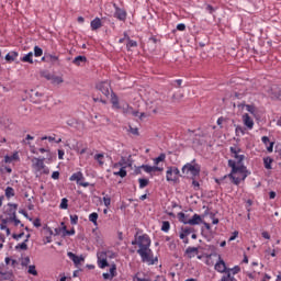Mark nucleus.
<instances>
[{"instance_id": "obj_1", "label": "nucleus", "mask_w": 281, "mask_h": 281, "mask_svg": "<svg viewBox=\"0 0 281 281\" xmlns=\"http://www.w3.org/2000/svg\"><path fill=\"white\" fill-rule=\"evenodd\" d=\"M132 245H137L139 249H137L138 256L142 258V262H148V265H155V259H153V250L150 249L151 240L148 234H144L137 237L135 235V239L132 240Z\"/></svg>"}, {"instance_id": "obj_12", "label": "nucleus", "mask_w": 281, "mask_h": 281, "mask_svg": "<svg viewBox=\"0 0 281 281\" xmlns=\"http://www.w3.org/2000/svg\"><path fill=\"white\" fill-rule=\"evenodd\" d=\"M142 170L150 175V172H164V167L150 166V165H142Z\"/></svg>"}, {"instance_id": "obj_30", "label": "nucleus", "mask_w": 281, "mask_h": 281, "mask_svg": "<svg viewBox=\"0 0 281 281\" xmlns=\"http://www.w3.org/2000/svg\"><path fill=\"white\" fill-rule=\"evenodd\" d=\"M221 281H237L234 276H232V271L226 272V276H223Z\"/></svg>"}, {"instance_id": "obj_37", "label": "nucleus", "mask_w": 281, "mask_h": 281, "mask_svg": "<svg viewBox=\"0 0 281 281\" xmlns=\"http://www.w3.org/2000/svg\"><path fill=\"white\" fill-rule=\"evenodd\" d=\"M102 159H104V155L103 154L94 155V160L98 161L99 166H104V161Z\"/></svg>"}, {"instance_id": "obj_53", "label": "nucleus", "mask_w": 281, "mask_h": 281, "mask_svg": "<svg viewBox=\"0 0 281 281\" xmlns=\"http://www.w3.org/2000/svg\"><path fill=\"white\" fill-rule=\"evenodd\" d=\"M232 150H235L236 151V155H240V153H243V149L238 146H232L229 147V151L232 153Z\"/></svg>"}, {"instance_id": "obj_13", "label": "nucleus", "mask_w": 281, "mask_h": 281, "mask_svg": "<svg viewBox=\"0 0 281 281\" xmlns=\"http://www.w3.org/2000/svg\"><path fill=\"white\" fill-rule=\"evenodd\" d=\"M9 209L5 211V214H8L9 218L16 217V210H19V204L9 203Z\"/></svg>"}, {"instance_id": "obj_32", "label": "nucleus", "mask_w": 281, "mask_h": 281, "mask_svg": "<svg viewBox=\"0 0 281 281\" xmlns=\"http://www.w3.org/2000/svg\"><path fill=\"white\" fill-rule=\"evenodd\" d=\"M98 213L97 212H93L89 215V221L90 223H93V225H98Z\"/></svg>"}, {"instance_id": "obj_59", "label": "nucleus", "mask_w": 281, "mask_h": 281, "mask_svg": "<svg viewBox=\"0 0 281 281\" xmlns=\"http://www.w3.org/2000/svg\"><path fill=\"white\" fill-rule=\"evenodd\" d=\"M251 205H254V201L251 200H247L246 201V209H247V212H251Z\"/></svg>"}, {"instance_id": "obj_8", "label": "nucleus", "mask_w": 281, "mask_h": 281, "mask_svg": "<svg viewBox=\"0 0 281 281\" xmlns=\"http://www.w3.org/2000/svg\"><path fill=\"white\" fill-rule=\"evenodd\" d=\"M114 19H117L119 21H126V16H127V13H126V10L117 7V4H114Z\"/></svg>"}, {"instance_id": "obj_49", "label": "nucleus", "mask_w": 281, "mask_h": 281, "mask_svg": "<svg viewBox=\"0 0 281 281\" xmlns=\"http://www.w3.org/2000/svg\"><path fill=\"white\" fill-rule=\"evenodd\" d=\"M210 218L212 220L213 225H218V218H216V214L209 213Z\"/></svg>"}, {"instance_id": "obj_50", "label": "nucleus", "mask_w": 281, "mask_h": 281, "mask_svg": "<svg viewBox=\"0 0 281 281\" xmlns=\"http://www.w3.org/2000/svg\"><path fill=\"white\" fill-rule=\"evenodd\" d=\"M117 271V267L115 265H112L110 268V274L112 278H115Z\"/></svg>"}, {"instance_id": "obj_44", "label": "nucleus", "mask_w": 281, "mask_h": 281, "mask_svg": "<svg viewBox=\"0 0 281 281\" xmlns=\"http://www.w3.org/2000/svg\"><path fill=\"white\" fill-rule=\"evenodd\" d=\"M246 111H248V113H251V115H256V106L255 105L247 104Z\"/></svg>"}, {"instance_id": "obj_43", "label": "nucleus", "mask_w": 281, "mask_h": 281, "mask_svg": "<svg viewBox=\"0 0 281 281\" xmlns=\"http://www.w3.org/2000/svg\"><path fill=\"white\" fill-rule=\"evenodd\" d=\"M127 49H131V47H137V41L135 40H127V44H126Z\"/></svg>"}, {"instance_id": "obj_6", "label": "nucleus", "mask_w": 281, "mask_h": 281, "mask_svg": "<svg viewBox=\"0 0 281 281\" xmlns=\"http://www.w3.org/2000/svg\"><path fill=\"white\" fill-rule=\"evenodd\" d=\"M95 89L97 91H101L105 95V98H109V95H111V82L109 81L98 82Z\"/></svg>"}, {"instance_id": "obj_42", "label": "nucleus", "mask_w": 281, "mask_h": 281, "mask_svg": "<svg viewBox=\"0 0 281 281\" xmlns=\"http://www.w3.org/2000/svg\"><path fill=\"white\" fill-rule=\"evenodd\" d=\"M34 56H35L36 58L43 56V48H41V47H38V46H35V47H34Z\"/></svg>"}, {"instance_id": "obj_45", "label": "nucleus", "mask_w": 281, "mask_h": 281, "mask_svg": "<svg viewBox=\"0 0 281 281\" xmlns=\"http://www.w3.org/2000/svg\"><path fill=\"white\" fill-rule=\"evenodd\" d=\"M229 179V175H226L220 179H215V182L218 184V186H223V183H225V180Z\"/></svg>"}, {"instance_id": "obj_61", "label": "nucleus", "mask_w": 281, "mask_h": 281, "mask_svg": "<svg viewBox=\"0 0 281 281\" xmlns=\"http://www.w3.org/2000/svg\"><path fill=\"white\" fill-rule=\"evenodd\" d=\"M177 30H178V32H186V24H183V23L178 24Z\"/></svg>"}, {"instance_id": "obj_19", "label": "nucleus", "mask_w": 281, "mask_h": 281, "mask_svg": "<svg viewBox=\"0 0 281 281\" xmlns=\"http://www.w3.org/2000/svg\"><path fill=\"white\" fill-rule=\"evenodd\" d=\"M85 63H87V57L82 55L75 57L72 60V65H76L77 67H80V65Z\"/></svg>"}, {"instance_id": "obj_51", "label": "nucleus", "mask_w": 281, "mask_h": 281, "mask_svg": "<svg viewBox=\"0 0 281 281\" xmlns=\"http://www.w3.org/2000/svg\"><path fill=\"white\" fill-rule=\"evenodd\" d=\"M192 187L194 190L201 189V184L199 183V181H196V178L192 179Z\"/></svg>"}, {"instance_id": "obj_24", "label": "nucleus", "mask_w": 281, "mask_h": 281, "mask_svg": "<svg viewBox=\"0 0 281 281\" xmlns=\"http://www.w3.org/2000/svg\"><path fill=\"white\" fill-rule=\"evenodd\" d=\"M44 58H46V63H52V65H58V56L56 55L48 54V55H45Z\"/></svg>"}, {"instance_id": "obj_57", "label": "nucleus", "mask_w": 281, "mask_h": 281, "mask_svg": "<svg viewBox=\"0 0 281 281\" xmlns=\"http://www.w3.org/2000/svg\"><path fill=\"white\" fill-rule=\"evenodd\" d=\"M27 265H30V257H25L21 261L22 267H27Z\"/></svg>"}, {"instance_id": "obj_25", "label": "nucleus", "mask_w": 281, "mask_h": 281, "mask_svg": "<svg viewBox=\"0 0 281 281\" xmlns=\"http://www.w3.org/2000/svg\"><path fill=\"white\" fill-rule=\"evenodd\" d=\"M19 159V153H14L11 156H5L4 161L5 164H12V161H16Z\"/></svg>"}, {"instance_id": "obj_41", "label": "nucleus", "mask_w": 281, "mask_h": 281, "mask_svg": "<svg viewBox=\"0 0 281 281\" xmlns=\"http://www.w3.org/2000/svg\"><path fill=\"white\" fill-rule=\"evenodd\" d=\"M27 273H30L31 276H38V271H36V266H29Z\"/></svg>"}, {"instance_id": "obj_40", "label": "nucleus", "mask_w": 281, "mask_h": 281, "mask_svg": "<svg viewBox=\"0 0 281 281\" xmlns=\"http://www.w3.org/2000/svg\"><path fill=\"white\" fill-rule=\"evenodd\" d=\"M19 249H22V251H27V241L18 244V245L15 246V250L19 251Z\"/></svg>"}, {"instance_id": "obj_54", "label": "nucleus", "mask_w": 281, "mask_h": 281, "mask_svg": "<svg viewBox=\"0 0 281 281\" xmlns=\"http://www.w3.org/2000/svg\"><path fill=\"white\" fill-rule=\"evenodd\" d=\"M70 223L72 225H78V215L77 214L70 215Z\"/></svg>"}, {"instance_id": "obj_23", "label": "nucleus", "mask_w": 281, "mask_h": 281, "mask_svg": "<svg viewBox=\"0 0 281 281\" xmlns=\"http://www.w3.org/2000/svg\"><path fill=\"white\" fill-rule=\"evenodd\" d=\"M34 57V53L30 52L29 54H26L24 57L21 58L22 63H30V65H34V59H32Z\"/></svg>"}, {"instance_id": "obj_9", "label": "nucleus", "mask_w": 281, "mask_h": 281, "mask_svg": "<svg viewBox=\"0 0 281 281\" xmlns=\"http://www.w3.org/2000/svg\"><path fill=\"white\" fill-rule=\"evenodd\" d=\"M32 164H33L32 166H33L34 170H36V172H41V170H43V168H45V157L33 158Z\"/></svg>"}, {"instance_id": "obj_47", "label": "nucleus", "mask_w": 281, "mask_h": 281, "mask_svg": "<svg viewBox=\"0 0 281 281\" xmlns=\"http://www.w3.org/2000/svg\"><path fill=\"white\" fill-rule=\"evenodd\" d=\"M23 236H25L24 232H21L20 234H16V233L12 234L13 240H21V238H23Z\"/></svg>"}, {"instance_id": "obj_4", "label": "nucleus", "mask_w": 281, "mask_h": 281, "mask_svg": "<svg viewBox=\"0 0 281 281\" xmlns=\"http://www.w3.org/2000/svg\"><path fill=\"white\" fill-rule=\"evenodd\" d=\"M179 177H181V171L177 167H168L166 172L167 181H172L177 183L179 181Z\"/></svg>"}, {"instance_id": "obj_29", "label": "nucleus", "mask_w": 281, "mask_h": 281, "mask_svg": "<svg viewBox=\"0 0 281 281\" xmlns=\"http://www.w3.org/2000/svg\"><path fill=\"white\" fill-rule=\"evenodd\" d=\"M109 254H111V251H100L97 254V258L98 260H106V258H109Z\"/></svg>"}, {"instance_id": "obj_55", "label": "nucleus", "mask_w": 281, "mask_h": 281, "mask_svg": "<svg viewBox=\"0 0 281 281\" xmlns=\"http://www.w3.org/2000/svg\"><path fill=\"white\" fill-rule=\"evenodd\" d=\"M103 203H104L105 207H109L111 205V196L105 195L103 198Z\"/></svg>"}, {"instance_id": "obj_3", "label": "nucleus", "mask_w": 281, "mask_h": 281, "mask_svg": "<svg viewBox=\"0 0 281 281\" xmlns=\"http://www.w3.org/2000/svg\"><path fill=\"white\" fill-rule=\"evenodd\" d=\"M182 175H191V179H196V177L201 176V165L196 164V159L187 162L182 167Z\"/></svg>"}, {"instance_id": "obj_17", "label": "nucleus", "mask_w": 281, "mask_h": 281, "mask_svg": "<svg viewBox=\"0 0 281 281\" xmlns=\"http://www.w3.org/2000/svg\"><path fill=\"white\" fill-rule=\"evenodd\" d=\"M243 122L247 126V128H249V131L254 128V119H251V116H249L247 113L243 115Z\"/></svg>"}, {"instance_id": "obj_14", "label": "nucleus", "mask_w": 281, "mask_h": 281, "mask_svg": "<svg viewBox=\"0 0 281 281\" xmlns=\"http://www.w3.org/2000/svg\"><path fill=\"white\" fill-rule=\"evenodd\" d=\"M231 156L233 159H236V166H245L243 161H245V155L236 154V150L232 149Z\"/></svg>"}, {"instance_id": "obj_21", "label": "nucleus", "mask_w": 281, "mask_h": 281, "mask_svg": "<svg viewBox=\"0 0 281 281\" xmlns=\"http://www.w3.org/2000/svg\"><path fill=\"white\" fill-rule=\"evenodd\" d=\"M111 103L114 109H120V98H117V94L113 91L111 92Z\"/></svg>"}, {"instance_id": "obj_10", "label": "nucleus", "mask_w": 281, "mask_h": 281, "mask_svg": "<svg viewBox=\"0 0 281 281\" xmlns=\"http://www.w3.org/2000/svg\"><path fill=\"white\" fill-rule=\"evenodd\" d=\"M203 218H205V215L195 213L189 221L184 222V225H201V223L203 224Z\"/></svg>"}, {"instance_id": "obj_31", "label": "nucleus", "mask_w": 281, "mask_h": 281, "mask_svg": "<svg viewBox=\"0 0 281 281\" xmlns=\"http://www.w3.org/2000/svg\"><path fill=\"white\" fill-rule=\"evenodd\" d=\"M138 183H139L140 190H144V188H146L148 183H150V181L146 178H140L138 179Z\"/></svg>"}, {"instance_id": "obj_11", "label": "nucleus", "mask_w": 281, "mask_h": 281, "mask_svg": "<svg viewBox=\"0 0 281 281\" xmlns=\"http://www.w3.org/2000/svg\"><path fill=\"white\" fill-rule=\"evenodd\" d=\"M215 271H218V273H229V271H232V269L227 268V266L225 265V260H223L220 257L218 262L215 263Z\"/></svg>"}, {"instance_id": "obj_5", "label": "nucleus", "mask_w": 281, "mask_h": 281, "mask_svg": "<svg viewBox=\"0 0 281 281\" xmlns=\"http://www.w3.org/2000/svg\"><path fill=\"white\" fill-rule=\"evenodd\" d=\"M82 180H85V175L81 171L72 173L69 178V181H76L77 186H81L82 188H89L91 186L89 182H81Z\"/></svg>"}, {"instance_id": "obj_26", "label": "nucleus", "mask_w": 281, "mask_h": 281, "mask_svg": "<svg viewBox=\"0 0 281 281\" xmlns=\"http://www.w3.org/2000/svg\"><path fill=\"white\" fill-rule=\"evenodd\" d=\"M0 276H3L2 280H12V278H14V273L12 271L3 272L0 270Z\"/></svg>"}, {"instance_id": "obj_7", "label": "nucleus", "mask_w": 281, "mask_h": 281, "mask_svg": "<svg viewBox=\"0 0 281 281\" xmlns=\"http://www.w3.org/2000/svg\"><path fill=\"white\" fill-rule=\"evenodd\" d=\"M133 168V159L131 156L126 159L124 156L121 157V160L119 162L114 164V168Z\"/></svg>"}, {"instance_id": "obj_20", "label": "nucleus", "mask_w": 281, "mask_h": 281, "mask_svg": "<svg viewBox=\"0 0 281 281\" xmlns=\"http://www.w3.org/2000/svg\"><path fill=\"white\" fill-rule=\"evenodd\" d=\"M67 256H68V258H70V260H72V262H75V265H80V262H82V260H85L82 257H78L74 252H68Z\"/></svg>"}, {"instance_id": "obj_33", "label": "nucleus", "mask_w": 281, "mask_h": 281, "mask_svg": "<svg viewBox=\"0 0 281 281\" xmlns=\"http://www.w3.org/2000/svg\"><path fill=\"white\" fill-rule=\"evenodd\" d=\"M14 188L12 187H7L5 189V196L7 199H12V196H14Z\"/></svg>"}, {"instance_id": "obj_56", "label": "nucleus", "mask_w": 281, "mask_h": 281, "mask_svg": "<svg viewBox=\"0 0 281 281\" xmlns=\"http://www.w3.org/2000/svg\"><path fill=\"white\" fill-rule=\"evenodd\" d=\"M11 223L14 224L15 227H19V225H21V221L19 218L15 217H10Z\"/></svg>"}, {"instance_id": "obj_18", "label": "nucleus", "mask_w": 281, "mask_h": 281, "mask_svg": "<svg viewBox=\"0 0 281 281\" xmlns=\"http://www.w3.org/2000/svg\"><path fill=\"white\" fill-rule=\"evenodd\" d=\"M5 60L7 63H14V60H16V58H19V53L18 52H10L5 55Z\"/></svg>"}, {"instance_id": "obj_62", "label": "nucleus", "mask_w": 281, "mask_h": 281, "mask_svg": "<svg viewBox=\"0 0 281 281\" xmlns=\"http://www.w3.org/2000/svg\"><path fill=\"white\" fill-rule=\"evenodd\" d=\"M236 135H238V133H241V135H245V128H243V126H237L235 130Z\"/></svg>"}, {"instance_id": "obj_27", "label": "nucleus", "mask_w": 281, "mask_h": 281, "mask_svg": "<svg viewBox=\"0 0 281 281\" xmlns=\"http://www.w3.org/2000/svg\"><path fill=\"white\" fill-rule=\"evenodd\" d=\"M115 177H121V179H124V177H126L127 172L125 167H121V169L119 171H114L113 173Z\"/></svg>"}, {"instance_id": "obj_15", "label": "nucleus", "mask_w": 281, "mask_h": 281, "mask_svg": "<svg viewBox=\"0 0 281 281\" xmlns=\"http://www.w3.org/2000/svg\"><path fill=\"white\" fill-rule=\"evenodd\" d=\"M184 256H187L190 260H192L194 256H199V248L189 246L184 251Z\"/></svg>"}, {"instance_id": "obj_38", "label": "nucleus", "mask_w": 281, "mask_h": 281, "mask_svg": "<svg viewBox=\"0 0 281 281\" xmlns=\"http://www.w3.org/2000/svg\"><path fill=\"white\" fill-rule=\"evenodd\" d=\"M59 207L60 210H67V207H69V200H67V198H63Z\"/></svg>"}, {"instance_id": "obj_60", "label": "nucleus", "mask_w": 281, "mask_h": 281, "mask_svg": "<svg viewBox=\"0 0 281 281\" xmlns=\"http://www.w3.org/2000/svg\"><path fill=\"white\" fill-rule=\"evenodd\" d=\"M261 142H262V144H265V146H268V144L271 143V140L269 139L268 136H262V137H261Z\"/></svg>"}, {"instance_id": "obj_28", "label": "nucleus", "mask_w": 281, "mask_h": 281, "mask_svg": "<svg viewBox=\"0 0 281 281\" xmlns=\"http://www.w3.org/2000/svg\"><path fill=\"white\" fill-rule=\"evenodd\" d=\"M50 82H52V85H63V82H65V80L63 79V77L54 75Z\"/></svg>"}, {"instance_id": "obj_2", "label": "nucleus", "mask_w": 281, "mask_h": 281, "mask_svg": "<svg viewBox=\"0 0 281 281\" xmlns=\"http://www.w3.org/2000/svg\"><path fill=\"white\" fill-rule=\"evenodd\" d=\"M228 168H232L228 177L234 186H240V181H245V179L251 175V171L247 169V166H236V160L233 159L228 160Z\"/></svg>"}, {"instance_id": "obj_36", "label": "nucleus", "mask_w": 281, "mask_h": 281, "mask_svg": "<svg viewBox=\"0 0 281 281\" xmlns=\"http://www.w3.org/2000/svg\"><path fill=\"white\" fill-rule=\"evenodd\" d=\"M178 218L180 223H183V225H186V221H190V218H188V215H186V213L183 212L178 213Z\"/></svg>"}, {"instance_id": "obj_22", "label": "nucleus", "mask_w": 281, "mask_h": 281, "mask_svg": "<svg viewBox=\"0 0 281 281\" xmlns=\"http://www.w3.org/2000/svg\"><path fill=\"white\" fill-rule=\"evenodd\" d=\"M271 164H273V158H271L269 156L263 158V166H265L266 170H272L273 169Z\"/></svg>"}, {"instance_id": "obj_16", "label": "nucleus", "mask_w": 281, "mask_h": 281, "mask_svg": "<svg viewBox=\"0 0 281 281\" xmlns=\"http://www.w3.org/2000/svg\"><path fill=\"white\" fill-rule=\"evenodd\" d=\"M90 27L92 32H95L97 30H100L102 27V20L100 18H95L90 22Z\"/></svg>"}, {"instance_id": "obj_34", "label": "nucleus", "mask_w": 281, "mask_h": 281, "mask_svg": "<svg viewBox=\"0 0 281 281\" xmlns=\"http://www.w3.org/2000/svg\"><path fill=\"white\" fill-rule=\"evenodd\" d=\"M160 161H166V154H160L157 158H155L154 165L159 166Z\"/></svg>"}, {"instance_id": "obj_52", "label": "nucleus", "mask_w": 281, "mask_h": 281, "mask_svg": "<svg viewBox=\"0 0 281 281\" xmlns=\"http://www.w3.org/2000/svg\"><path fill=\"white\" fill-rule=\"evenodd\" d=\"M205 10L209 14H214V12H216V9L212 7V4H207Z\"/></svg>"}, {"instance_id": "obj_64", "label": "nucleus", "mask_w": 281, "mask_h": 281, "mask_svg": "<svg viewBox=\"0 0 281 281\" xmlns=\"http://www.w3.org/2000/svg\"><path fill=\"white\" fill-rule=\"evenodd\" d=\"M130 133H132V135H139V130L137 127H130Z\"/></svg>"}, {"instance_id": "obj_48", "label": "nucleus", "mask_w": 281, "mask_h": 281, "mask_svg": "<svg viewBox=\"0 0 281 281\" xmlns=\"http://www.w3.org/2000/svg\"><path fill=\"white\" fill-rule=\"evenodd\" d=\"M92 100L93 102H101V104H106V100L100 98V97H95V94H92Z\"/></svg>"}, {"instance_id": "obj_35", "label": "nucleus", "mask_w": 281, "mask_h": 281, "mask_svg": "<svg viewBox=\"0 0 281 281\" xmlns=\"http://www.w3.org/2000/svg\"><path fill=\"white\" fill-rule=\"evenodd\" d=\"M98 266L100 269H106L109 261L106 259H98Z\"/></svg>"}, {"instance_id": "obj_46", "label": "nucleus", "mask_w": 281, "mask_h": 281, "mask_svg": "<svg viewBox=\"0 0 281 281\" xmlns=\"http://www.w3.org/2000/svg\"><path fill=\"white\" fill-rule=\"evenodd\" d=\"M181 231L187 235V236H190V234H192L194 232V228L192 227H182Z\"/></svg>"}, {"instance_id": "obj_58", "label": "nucleus", "mask_w": 281, "mask_h": 281, "mask_svg": "<svg viewBox=\"0 0 281 281\" xmlns=\"http://www.w3.org/2000/svg\"><path fill=\"white\" fill-rule=\"evenodd\" d=\"M233 276H236L237 273H240V266H235L233 269H231Z\"/></svg>"}, {"instance_id": "obj_63", "label": "nucleus", "mask_w": 281, "mask_h": 281, "mask_svg": "<svg viewBox=\"0 0 281 281\" xmlns=\"http://www.w3.org/2000/svg\"><path fill=\"white\" fill-rule=\"evenodd\" d=\"M52 179H54V180L60 179V172H59V171H54V172L52 173Z\"/></svg>"}, {"instance_id": "obj_39", "label": "nucleus", "mask_w": 281, "mask_h": 281, "mask_svg": "<svg viewBox=\"0 0 281 281\" xmlns=\"http://www.w3.org/2000/svg\"><path fill=\"white\" fill-rule=\"evenodd\" d=\"M161 232H165V233L170 232V222H168V221L162 222Z\"/></svg>"}]
</instances>
